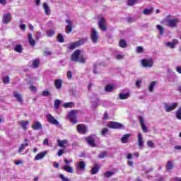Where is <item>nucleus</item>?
Listing matches in <instances>:
<instances>
[{
	"label": "nucleus",
	"mask_w": 181,
	"mask_h": 181,
	"mask_svg": "<svg viewBox=\"0 0 181 181\" xmlns=\"http://www.w3.org/2000/svg\"><path fill=\"white\" fill-rule=\"evenodd\" d=\"M156 29H158V30H159L160 35L161 36H163V35H165V28L163 26H162L160 25H157Z\"/></svg>",
	"instance_id": "nucleus-29"
},
{
	"label": "nucleus",
	"mask_w": 181,
	"mask_h": 181,
	"mask_svg": "<svg viewBox=\"0 0 181 181\" xmlns=\"http://www.w3.org/2000/svg\"><path fill=\"white\" fill-rule=\"evenodd\" d=\"M14 51L17 52V53H22L23 51V48L22 47V45H16L14 47Z\"/></svg>",
	"instance_id": "nucleus-32"
},
{
	"label": "nucleus",
	"mask_w": 181,
	"mask_h": 181,
	"mask_svg": "<svg viewBox=\"0 0 181 181\" xmlns=\"http://www.w3.org/2000/svg\"><path fill=\"white\" fill-rule=\"evenodd\" d=\"M54 86L57 90H60L62 86H63V81L62 79H56L54 81Z\"/></svg>",
	"instance_id": "nucleus-23"
},
{
	"label": "nucleus",
	"mask_w": 181,
	"mask_h": 181,
	"mask_svg": "<svg viewBox=\"0 0 181 181\" xmlns=\"http://www.w3.org/2000/svg\"><path fill=\"white\" fill-rule=\"evenodd\" d=\"M147 146L148 148H155V143L152 142V140H148L147 141Z\"/></svg>",
	"instance_id": "nucleus-47"
},
{
	"label": "nucleus",
	"mask_w": 181,
	"mask_h": 181,
	"mask_svg": "<svg viewBox=\"0 0 181 181\" xmlns=\"http://www.w3.org/2000/svg\"><path fill=\"white\" fill-rule=\"evenodd\" d=\"M177 103H173L171 105H168L167 103L165 104V110L166 112H170V111H173L176 107H177Z\"/></svg>",
	"instance_id": "nucleus-14"
},
{
	"label": "nucleus",
	"mask_w": 181,
	"mask_h": 181,
	"mask_svg": "<svg viewBox=\"0 0 181 181\" xmlns=\"http://www.w3.org/2000/svg\"><path fill=\"white\" fill-rule=\"evenodd\" d=\"M65 22L67 23V25L65 27L66 33H71V32H73V21L70 19H67L65 21Z\"/></svg>",
	"instance_id": "nucleus-10"
},
{
	"label": "nucleus",
	"mask_w": 181,
	"mask_h": 181,
	"mask_svg": "<svg viewBox=\"0 0 181 181\" xmlns=\"http://www.w3.org/2000/svg\"><path fill=\"white\" fill-rule=\"evenodd\" d=\"M64 153V150L63 149H59L57 152L58 156H62Z\"/></svg>",
	"instance_id": "nucleus-58"
},
{
	"label": "nucleus",
	"mask_w": 181,
	"mask_h": 181,
	"mask_svg": "<svg viewBox=\"0 0 181 181\" xmlns=\"http://www.w3.org/2000/svg\"><path fill=\"white\" fill-rule=\"evenodd\" d=\"M76 173L78 175H81L84 170H86V163L84 161H80L76 163Z\"/></svg>",
	"instance_id": "nucleus-4"
},
{
	"label": "nucleus",
	"mask_w": 181,
	"mask_h": 181,
	"mask_svg": "<svg viewBox=\"0 0 181 181\" xmlns=\"http://www.w3.org/2000/svg\"><path fill=\"white\" fill-rule=\"evenodd\" d=\"M179 40L177 39L173 40L172 42H165V46L170 47V49H175L176 47V45H178Z\"/></svg>",
	"instance_id": "nucleus-15"
},
{
	"label": "nucleus",
	"mask_w": 181,
	"mask_h": 181,
	"mask_svg": "<svg viewBox=\"0 0 181 181\" xmlns=\"http://www.w3.org/2000/svg\"><path fill=\"white\" fill-rule=\"evenodd\" d=\"M136 53H142L144 52V47H137L136 49Z\"/></svg>",
	"instance_id": "nucleus-53"
},
{
	"label": "nucleus",
	"mask_w": 181,
	"mask_h": 181,
	"mask_svg": "<svg viewBox=\"0 0 181 181\" xmlns=\"http://www.w3.org/2000/svg\"><path fill=\"white\" fill-rule=\"evenodd\" d=\"M45 56H50L52 55V51H45Z\"/></svg>",
	"instance_id": "nucleus-62"
},
{
	"label": "nucleus",
	"mask_w": 181,
	"mask_h": 181,
	"mask_svg": "<svg viewBox=\"0 0 181 181\" xmlns=\"http://www.w3.org/2000/svg\"><path fill=\"white\" fill-rule=\"evenodd\" d=\"M139 121L143 132H148L149 130H148V127H146V125H145V119H144V117H142L141 116L139 117Z\"/></svg>",
	"instance_id": "nucleus-18"
},
{
	"label": "nucleus",
	"mask_w": 181,
	"mask_h": 181,
	"mask_svg": "<svg viewBox=\"0 0 181 181\" xmlns=\"http://www.w3.org/2000/svg\"><path fill=\"white\" fill-rule=\"evenodd\" d=\"M77 110H71L69 114H68V117L69 119L72 122V124H77Z\"/></svg>",
	"instance_id": "nucleus-7"
},
{
	"label": "nucleus",
	"mask_w": 181,
	"mask_h": 181,
	"mask_svg": "<svg viewBox=\"0 0 181 181\" xmlns=\"http://www.w3.org/2000/svg\"><path fill=\"white\" fill-rule=\"evenodd\" d=\"M141 64L145 69H151L153 67V59L152 58L144 59L141 60Z\"/></svg>",
	"instance_id": "nucleus-3"
},
{
	"label": "nucleus",
	"mask_w": 181,
	"mask_h": 181,
	"mask_svg": "<svg viewBox=\"0 0 181 181\" xmlns=\"http://www.w3.org/2000/svg\"><path fill=\"white\" fill-rule=\"evenodd\" d=\"M172 169H173V164L172 161H168L166 166V171L170 172Z\"/></svg>",
	"instance_id": "nucleus-38"
},
{
	"label": "nucleus",
	"mask_w": 181,
	"mask_h": 181,
	"mask_svg": "<svg viewBox=\"0 0 181 181\" xmlns=\"http://www.w3.org/2000/svg\"><path fill=\"white\" fill-rule=\"evenodd\" d=\"M176 71L181 74V66L176 67Z\"/></svg>",
	"instance_id": "nucleus-60"
},
{
	"label": "nucleus",
	"mask_w": 181,
	"mask_h": 181,
	"mask_svg": "<svg viewBox=\"0 0 181 181\" xmlns=\"http://www.w3.org/2000/svg\"><path fill=\"white\" fill-rule=\"evenodd\" d=\"M56 34V32L53 30H47L46 31V35L48 37H53L54 35Z\"/></svg>",
	"instance_id": "nucleus-34"
},
{
	"label": "nucleus",
	"mask_w": 181,
	"mask_h": 181,
	"mask_svg": "<svg viewBox=\"0 0 181 181\" xmlns=\"http://www.w3.org/2000/svg\"><path fill=\"white\" fill-rule=\"evenodd\" d=\"M129 93H119V98L120 100H127V98H129Z\"/></svg>",
	"instance_id": "nucleus-33"
},
{
	"label": "nucleus",
	"mask_w": 181,
	"mask_h": 181,
	"mask_svg": "<svg viewBox=\"0 0 181 181\" xmlns=\"http://www.w3.org/2000/svg\"><path fill=\"white\" fill-rule=\"evenodd\" d=\"M105 91L106 93H112L114 91V86L107 84L105 86Z\"/></svg>",
	"instance_id": "nucleus-26"
},
{
	"label": "nucleus",
	"mask_w": 181,
	"mask_h": 181,
	"mask_svg": "<svg viewBox=\"0 0 181 181\" xmlns=\"http://www.w3.org/2000/svg\"><path fill=\"white\" fill-rule=\"evenodd\" d=\"M39 61L37 59H35L33 62V67L34 69H37V67H39Z\"/></svg>",
	"instance_id": "nucleus-46"
},
{
	"label": "nucleus",
	"mask_w": 181,
	"mask_h": 181,
	"mask_svg": "<svg viewBox=\"0 0 181 181\" xmlns=\"http://www.w3.org/2000/svg\"><path fill=\"white\" fill-rule=\"evenodd\" d=\"M28 43L30 45V46L35 47V45H36V42L33 39L32 33L28 34Z\"/></svg>",
	"instance_id": "nucleus-25"
},
{
	"label": "nucleus",
	"mask_w": 181,
	"mask_h": 181,
	"mask_svg": "<svg viewBox=\"0 0 181 181\" xmlns=\"http://www.w3.org/2000/svg\"><path fill=\"white\" fill-rule=\"evenodd\" d=\"M115 59H117V60H122V59H124V55L117 54L116 55Z\"/></svg>",
	"instance_id": "nucleus-57"
},
{
	"label": "nucleus",
	"mask_w": 181,
	"mask_h": 181,
	"mask_svg": "<svg viewBox=\"0 0 181 181\" xmlns=\"http://www.w3.org/2000/svg\"><path fill=\"white\" fill-rule=\"evenodd\" d=\"M176 117L177 119H180L181 121V107L178 108V110L176 111Z\"/></svg>",
	"instance_id": "nucleus-44"
},
{
	"label": "nucleus",
	"mask_w": 181,
	"mask_h": 181,
	"mask_svg": "<svg viewBox=\"0 0 181 181\" xmlns=\"http://www.w3.org/2000/svg\"><path fill=\"white\" fill-rule=\"evenodd\" d=\"M11 79L9 78V76H4L3 77V83L4 84H9Z\"/></svg>",
	"instance_id": "nucleus-45"
},
{
	"label": "nucleus",
	"mask_w": 181,
	"mask_h": 181,
	"mask_svg": "<svg viewBox=\"0 0 181 181\" xmlns=\"http://www.w3.org/2000/svg\"><path fill=\"white\" fill-rule=\"evenodd\" d=\"M15 98L20 103V104H23V99L22 98V95L19 93L18 91H14L13 93Z\"/></svg>",
	"instance_id": "nucleus-19"
},
{
	"label": "nucleus",
	"mask_w": 181,
	"mask_h": 181,
	"mask_svg": "<svg viewBox=\"0 0 181 181\" xmlns=\"http://www.w3.org/2000/svg\"><path fill=\"white\" fill-rule=\"evenodd\" d=\"M136 1H138V0H129L128 5L129 6H132L135 5V4H136Z\"/></svg>",
	"instance_id": "nucleus-50"
},
{
	"label": "nucleus",
	"mask_w": 181,
	"mask_h": 181,
	"mask_svg": "<svg viewBox=\"0 0 181 181\" xmlns=\"http://www.w3.org/2000/svg\"><path fill=\"white\" fill-rule=\"evenodd\" d=\"M153 9V8H145L143 11L144 15H151L152 13Z\"/></svg>",
	"instance_id": "nucleus-42"
},
{
	"label": "nucleus",
	"mask_w": 181,
	"mask_h": 181,
	"mask_svg": "<svg viewBox=\"0 0 181 181\" xmlns=\"http://www.w3.org/2000/svg\"><path fill=\"white\" fill-rule=\"evenodd\" d=\"M72 62H76V63H86V55L84 52L81 50L76 49L71 56Z\"/></svg>",
	"instance_id": "nucleus-1"
},
{
	"label": "nucleus",
	"mask_w": 181,
	"mask_h": 181,
	"mask_svg": "<svg viewBox=\"0 0 181 181\" xmlns=\"http://www.w3.org/2000/svg\"><path fill=\"white\" fill-rule=\"evenodd\" d=\"M11 21H12V15L11 13H7L3 15L2 23H4V25H8Z\"/></svg>",
	"instance_id": "nucleus-13"
},
{
	"label": "nucleus",
	"mask_w": 181,
	"mask_h": 181,
	"mask_svg": "<svg viewBox=\"0 0 181 181\" xmlns=\"http://www.w3.org/2000/svg\"><path fill=\"white\" fill-rule=\"evenodd\" d=\"M107 155V153L105 151H102L99 155H98V158L100 159H104V158H105V156Z\"/></svg>",
	"instance_id": "nucleus-48"
},
{
	"label": "nucleus",
	"mask_w": 181,
	"mask_h": 181,
	"mask_svg": "<svg viewBox=\"0 0 181 181\" xmlns=\"http://www.w3.org/2000/svg\"><path fill=\"white\" fill-rule=\"evenodd\" d=\"M81 45H84V40H80L79 41L70 43L69 46L68 47V49H69L70 50H74L76 47L81 46Z\"/></svg>",
	"instance_id": "nucleus-9"
},
{
	"label": "nucleus",
	"mask_w": 181,
	"mask_h": 181,
	"mask_svg": "<svg viewBox=\"0 0 181 181\" xmlns=\"http://www.w3.org/2000/svg\"><path fill=\"white\" fill-rule=\"evenodd\" d=\"M0 4H1V5H5L6 4V0H0Z\"/></svg>",
	"instance_id": "nucleus-64"
},
{
	"label": "nucleus",
	"mask_w": 181,
	"mask_h": 181,
	"mask_svg": "<svg viewBox=\"0 0 181 181\" xmlns=\"http://www.w3.org/2000/svg\"><path fill=\"white\" fill-rule=\"evenodd\" d=\"M107 127L109 128H112L113 129H121L124 125L122 124L118 123L117 122H110Z\"/></svg>",
	"instance_id": "nucleus-12"
},
{
	"label": "nucleus",
	"mask_w": 181,
	"mask_h": 181,
	"mask_svg": "<svg viewBox=\"0 0 181 181\" xmlns=\"http://www.w3.org/2000/svg\"><path fill=\"white\" fill-rule=\"evenodd\" d=\"M108 132V129L107 128H104L102 132H101V135H103V136H105V135H107V133Z\"/></svg>",
	"instance_id": "nucleus-51"
},
{
	"label": "nucleus",
	"mask_w": 181,
	"mask_h": 181,
	"mask_svg": "<svg viewBox=\"0 0 181 181\" xmlns=\"http://www.w3.org/2000/svg\"><path fill=\"white\" fill-rule=\"evenodd\" d=\"M60 104H62V101L59 99H57L54 102V107L55 110H59V107H60Z\"/></svg>",
	"instance_id": "nucleus-36"
},
{
	"label": "nucleus",
	"mask_w": 181,
	"mask_h": 181,
	"mask_svg": "<svg viewBox=\"0 0 181 181\" xmlns=\"http://www.w3.org/2000/svg\"><path fill=\"white\" fill-rule=\"evenodd\" d=\"M64 161L66 165H70V163H73V159L67 160L66 158H65Z\"/></svg>",
	"instance_id": "nucleus-55"
},
{
	"label": "nucleus",
	"mask_w": 181,
	"mask_h": 181,
	"mask_svg": "<svg viewBox=\"0 0 181 181\" xmlns=\"http://www.w3.org/2000/svg\"><path fill=\"white\" fill-rule=\"evenodd\" d=\"M47 153V151H42L40 153L37 154L35 157V160H42L46 156V154Z\"/></svg>",
	"instance_id": "nucleus-20"
},
{
	"label": "nucleus",
	"mask_w": 181,
	"mask_h": 181,
	"mask_svg": "<svg viewBox=\"0 0 181 181\" xmlns=\"http://www.w3.org/2000/svg\"><path fill=\"white\" fill-rule=\"evenodd\" d=\"M63 170H65L66 172H68V173H73V167L64 165L63 167Z\"/></svg>",
	"instance_id": "nucleus-37"
},
{
	"label": "nucleus",
	"mask_w": 181,
	"mask_h": 181,
	"mask_svg": "<svg viewBox=\"0 0 181 181\" xmlns=\"http://www.w3.org/2000/svg\"><path fill=\"white\" fill-rule=\"evenodd\" d=\"M47 119L49 124H52V125H60V123L51 114L47 115Z\"/></svg>",
	"instance_id": "nucleus-11"
},
{
	"label": "nucleus",
	"mask_w": 181,
	"mask_h": 181,
	"mask_svg": "<svg viewBox=\"0 0 181 181\" xmlns=\"http://www.w3.org/2000/svg\"><path fill=\"white\" fill-rule=\"evenodd\" d=\"M114 174L115 173L112 171H107L106 173H104V177L108 179L111 177V176H113Z\"/></svg>",
	"instance_id": "nucleus-40"
},
{
	"label": "nucleus",
	"mask_w": 181,
	"mask_h": 181,
	"mask_svg": "<svg viewBox=\"0 0 181 181\" xmlns=\"http://www.w3.org/2000/svg\"><path fill=\"white\" fill-rule=\"evenodd\" d=\"M66 144H69V141L57 139V146L60 148H63V149H66V146L64 145H66Z\"/></svg>",
	"instance_id": "nucleus-21"
},
{
	"label": "nucleus",
	"mask_w": 181,
	"mask_h": 181,
	"mask_svg": "<svg viewBox=\"0 0 181 181\" xmlns=\"http://www.w3.org/2000/svg\"><path fill=\"white\" fill-rule=\"evenodd\" d=\"M32 128L35 129V131H39V129H42V124L39 122H35Z\"/></svg>",
	"instance_id": "nucleus-24"
},
{
	"label": "nucleus",
	"mask_w": 181,
	"mask_h": 181,
	"mask_svg": "<svg viewBox=\"0 0 181 181\" xmlns=\"http://www.w3.org/2000/svg\"><path fill=\"white\" fill-rule=\"evenodd\" d=\"M98 99H96L95 102L92 103L93 108H95V107L98 106Z\"/></svg>",
	"instance_id": "nucleus-56"
},
{
	"label": "nucleus",
	"mask_w": 181,
	"mask_h": 181,
	"mask_svg": "<svg viewBox=\"0 0 181 181\" xmlns=\"http://www.w3.org/2000/svg\"><path fill=\"white\" fill-rule=\"evenodd\" d=\"M98 24L100 30L103 32L107 31V21L105 18H104V17H101L99 19Z\"/></svg>",
	"instance_id": "nucleus-5"
},
{
	"label": "nucleus",
	"mask_w": 181,
	"mask_h": 181,
	"mask_svg": "<svg viewBox=\"0 0 181 181\" xmlns=\"http://www.w3.org/2000/svg\"><path fill=\"white\" fill-rule=\"evenodd\" d=\"M98 39H100L98 32H97L95 28H92L90 33V40H92L93 43H97V42H98Z\"/></svg>",
	"instance_id": "nucleus-6"
},
{
	"label": "nucleus",
	"mask_w": 181,
	"mask_h": 181,
	"mask_svg": "<svg viewBox=\"0 0 181 181\" xmlns=\"http://www.w3.org/2000/svg\"><path fill=\"white\" fill-rule=\"evenodd\" d=\"M42 95H43V97H47L48 95H50V92L44 90L42 91Z\"/></svg>",
	"instance_id": "nucleus-54"
},
{
	"label": "nucleus",
	"mask_w": 181,
	"mask_h": 181,
	"mask_svg": "<svg viewBox=\"0 0 181 181\" xmlns=\"http://www.w3.org/2000/svg\"><path fill=\"white\" fill-rule=\"evenodd\" d=\"M179 23V18H164L163 21H160L161 25H165L168 28H177V25Z\"/></svg>",
	"instance_id": "nucleus-2"
},
{
	"label": "nucleus",
	"mask_w": 181,
	"mask_h": 181,
	"mask_svg": "<svg viewBox=\"0 0 181 181\" xmlns=\"http://www.w3.org/2000/svg\"><path fill=\"white\" fill-rule=\"evenodd\" d=\"M86 140L88 145H90V146H92V148H94V146H95V140L93 136H89L86 137Z\"/></svg>",
	"instance_id": "nucleus-16"
},
{
	"label": "nucleus",
	"mask_w": 181,
	"mask_h": 181,
	"mask_svg": "<svg viewBox=\"0 0 181 181\" xmlns=\"http://www.w3.org/2000/svg\"><path fill=\"white\" fill-rule=\"evenodd\" d=\"M26 146H29V143L22 144L18 148V153H21V152H23Z\"/></svg>",
	"instance_id": "nucleus-31"
},
{
	"label": "nucleus",
	"mask_w": 181,
	"mask_h": 181,
	"mask_svg": "<svg viewBox=\"0 0 181 181\" xmlns=\"http://www.w3.org/2000/svg\"><path fill=\"white\" fill-rule=\"evenodd\" d=\"M119 45L122 49H125V47L128 46V44L127 43V41H125L124 40H121L119 42Z\"/></svg>",
	"instance_id": "nucleus-35"
},
{
	"label": "nucleus",
	"mask_w": 181,
	"mask_h": 181,
	"mask_svg": "<svg viewBox=\"0 0 181 181\" xmlns=\"http://www.w3.org/2000/svg\"><path fill=\"white\" fill-rule=\"evenodd\" d=\"M137 138H138L139 148V149L142 150V149H144V138L142 137V134L139 133Z\"/></svg>",
	"instance_id": "nucleus-17"
},
{
	"label": "nucleus",
	"mask_w": 181,
	"mask_h": 181,
	"mask_svg": "<svg viewBox=\"0 0 181 181\" xmlns=\"http://www.w3.org/2000/svg\"><path fill=\"white\" fill-rule=\"evenodd\" d=\"M74 106V103H73V102L66 103L63 105V107H64V108H73Z\"/></svg>",
	"instance_id": "nucleus-39"
},
{
	"label": "nucleus",
	"mask_w": 181,
	"mask_h": 181,
	"mask_svg": "<svg viewBox=\"0 0 181 181\" xmlns=\"http://www.w3.org/2000/svg\"><path fill=\"white\" fill-rule=\"evenodd\" d=\"M18 124L21 127V128H23V129L26 131V129H28V125L29 124V121L21 120L20 122H18Z\"/></svg>",
	"instance_id": "nucleus-22"
},
{
	"label": "nucleus",
	"mask_w": 181,
	"mask_h": 181,
	"mask_svg": "<svg viewBox=\"0 0 181 181\" xmlns=\"http://www.w3.org/2000/svg\"><path fill=\"white\" fill-rule=\"evenodd\" d=\"M99 169H100V166L98 165V163H95L91 170L92 175H95L96 173H98Z\"/></svg>",
	"instance_id": "nucleus-28"
},
{
	"label": "nucleus",
	"mask_w": 181,
	"mask_h": 181,
	"mask_svg": "<svg viewBox=\"0 0 181 181\" xmlns=\"http://www.w3.org/2000/svg\"><path fill=\"white\" fill-rule=\"evenodd\" d=\"M156 85V81H152L150 84V86H148V90L151 93H152V91H153V88H155V86Z\"/></svg>",
	"instance_id": "nucleus-41"
},
{
	"label": "nucleus",
	"mask_w": 181,
	"mask_h": 181,
	"mask_svg": "<svg viewBox=\"0 0 181 181\" xmlns=\"http://www.w3.org/2000/svg\"><path fill=\"white\" fill-rule=\"evenodd\" d=\"M76 129L78 132L82 135H85V134H87L88 132V127H87V126H86L84 124H78Z\"/></svg>",
	"instance_id": "nucleus-8"
},
{
	"label": "nucleus",
	"mask_w": 181,
	"mask_h": 181,
	"mask_svg": "<svg viewBox=\"0 0 181 181\" xmlns=\"http://www.w3.org/2000/svg\"><path fill=\"white\" fill-rule=\"evenodd\" d=\"M129 136H131L130 134H124L122 138L121 141L122 144H127L128 143V139H129Z\"/></svg>",
	"instance_id": "nucleus-27"
},
{
	"label": "nucleus",
	"mask_w": 181,
	"mask_h": 181,
	"mask_svg": "<svg viewBox=\"0 0 181 181\" xmlns=\"http://www.w3.org/2000/svg\"><path fill=\"white\" fill-rule=\"evenodd\" d=\"M43 144L44 145H49V139H45L44 141H43Z\"/></svg>",
	"instance_id": "nucleus-63"
},
{
	"label": "nucleus",
	"mask_w": 181,
	"mask_h": 181,
	"mask_svg": "<svg viewBox=\"0 0 181 181\" xmlns=\"http://www.w3.org/2000/svg\"><path fill=\"white\" fill-rule=\"evenodd\" d=\"M66 76H67L68 80H71V78H73V73H71V71H68Z\"/></svg>",
	"instance_id": "nucleus-49"
},
{
	"label": "nucleus",
	"mask_w": 181,
	"mask_h": 181,
	"mask_svg": "<svg viewBox=\"0 0 181 181\" xmlns=\"http://www.w3.org/2000/svg\"><path fill=\"white\" fill-rule=\"evenodd\" d=\"M132 154L129 153L127 155V159H128L129 160H131V159H132Z\"/></svg>",
	"instance_id": "nucleus-61"
},
{
	"label": "nucleus",
	"mask_w": 181,
	"mask_h": 181,
	"mask_svg": "<svg viewBox=\"0 0 181 181\" xmlns=\"http://www.w3.org/2000/svg\"><path fill=\"white\" fill-rule=\"evenodd\" d=\"M42 37V32H37L35 35L36 40H39Z\"/></svg>",
	"instance_id": "nucleus-52"
},
{
	"label": "nucleus",
	"mask_w": 181,
	"mask_h": 181,
	"mask_svg": "<svg viewBox=\"0 0 181 181\" xmlns=\"http://www.w3.org/2000/svg\"><path fill=\"white\" fill-rule=\"evenodd\" d=\"M30 91H33V93H36L37 90V89H36V88L33 86H30Z\"/></svg>",
	"instance_id": "nucleus-59"
},
{
	"label": "nucleus",
	"mask_w": 181,
	"mask_h": 181,
	"mask_svg": "<svg viewBox=\"0 0 181 181\" xmlns=\"http://www.w3.org/2000/svg\"><path fill=\"white\" fill-rule=\"evenodd\" d=\"M43 8L45 10V13L47 15H50V7H49V5H47V3L43 4Z\"/></svg>",
	"instance_id": "nucleus-30"
},
{
	"label": "nucleus",
	"mask_w": 181,
	"mask_h": 181,
	"mask_svg": "<svg viewBox=\"0 0 181 181\" xmlns=\"http://www.w3.org/2000/svg\"><path fill=\"white\" fill-rule=\"evenodd\" d=\"M57 39L59 43H63L64 42V37L63 35H62V33L58 34Z\"/></svg>",
	"instance_id": "nucleus-43"
}]
</instances>
